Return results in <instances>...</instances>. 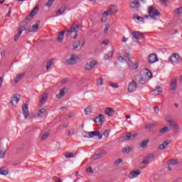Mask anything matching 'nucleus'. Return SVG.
Returning a JSON list of instances; mask_svg holds the SVG:
<instances>
[{"label": "nucleus", "mask_w": 182, "mask_h": 182, "mask_svg": "<svg viewBox=\"0 0 182 182\" xmlns=\"http://www.w3.org/2000/svg\"><path fill=\"white\" fill-rule=\"evenodd\" d=\"M109 29H110V25L107 24L104 30V33H107V32H109Z\"/></svg>", "instance_id": "53"}, {"label": "nucleus", "mask_w": 182, "mask_h": 182, "mask_svg": "<svg viewBox=\"0 0 182 182\" xmlns=\"http://www.w3.org/2000/svg\"><path fill=\"white\" fill-rule=\"evenodd\" d=\"M105 60H109V59H112L113 58V51H109L107 54L104 56Z\"/></svg>", "instance_id": "32"}, {"label": "nucleus", "mask_w": 182, "mask_h": 182, "mask_svg": "<svg viewBox=\"0 0 182 182\" xmlns=\"http://www.w3.org/2000/svg\"><path fill=\"white\" fill-rule=\"evenodd\" d=\"M80 28H82V26L79 24H77L75 26L70 27L69 29L66 30L67 36H70L71 33H77L79 32L77 29H80Z\"/></svg>", "instance_id": "5"}, {"label": "nucleus", "mask_w": 182, "mask_h": 182, "mask_svg": "<svg viewBox=\"0 0 182 182\" xmlns=\"http://www.w3.org/2000/svg\"><path fill=\"white\" fill-rule=\"evenodd\" d=\"M160 133H166V132H168V128L167 127H165L164 128H161L159 129Z\"/></svg>", "instance_id": "51"}, {"label": "nucleus", "mask_w": 182, "mask_h": 182, "mask_svg": "<svg viewBox=\"0 0 182 182\" xmlns=\"http://www.w3.org/2000/svg\"><path fill=\"white\" fill-rule=\"evenodd\" d=\"M55 2V0H48L47 3L46 4V6H48V8H50L52 6V4Z\"/></svg>", "instance_id": "46"}, {"label": "nucleus", "mask_w": 182, "mask_h": 182, "mask_svg": "<svg viewBox=\"0 0 182 182\" xmlns=\"http://www.w3.org/2000/svg\"><path fill=\"white\" fill-rule=\"evenodd\" d=\"M65 33H66V31H63L58 34V37L56 38V40L58 41V42H60V43H62V42H63V39L65 38Z\"/></svg>", "instance_id": "27"}, {"label": "nucleus", "mask_w": 182, "mask_h": 182, "mask_svg": "<svg viewBox=\"0 0 182 182\" xmlns=\"http://www.w3.org/2000/svg\"><path fill=\"white\" fill-rule=\"evenodd\" d=\"M134 77H135V80H136V82L140 83V85H145L146 80H144V77H143V75H141V74H138L135 75Z\"/></svg>", "instance_id": "16"}, {"label": "nucleus", "mask_w": 182, "mask_h": 182, "mask_svg": "<svg viewBox=\"0 0 182 182\" xmlns=\"http://www.w3.org/2000/svg\"><path fill=\"white\" fill-rule=\"evenodd\" d=\"M174 13L176 15H181V14H182V7H179V8L175 9Z\"/></svg>", "instance_id": "44"}, {"label": "nucleus", "mask_w": 182, "mask_h": 182, "mask_svg": "<svg viewBox=\"0 0 182 182\" xmlns=\"http://www.w3.org/2000/svg\"><path fill=\"white\" fill-rule=\"evenodd\" d=\"M5 157V152L4 151H0V159H4Z\"/></svg>", "instance_id": "57"}, {"label": "nucleus", "mask_w": 182, "mask_h": 182, "mask_svg": "<svg viewBox=\"0 0 182 182\" xmlns=\"http://www.w3.org/2000/svg\"><path fill=\"white\" fill-rule=\"evenodd\" d=\"M14 102H15L16 105L19 103V97H18V95H15L13 97H11V100L10 101L9 105L11 106H14Z\"/></svg>", "instance_id": "26"}, {"label": "nucleus", "mask_w": 182, "mask_h": 182, "mask_svg": "<svg viewBox=\"0 0 182 182\" xmlns=\"http://www.w3.org/2000/svg\"><path fill=\"white\" fill-rule=\"evenodd\" d=\"M49 137V132H46L41 136V140H46Z\"/></svg>", "instance_id": "45"}, {"label": "nucleus", "mask_w": 182, "mask_h": 182, "mask_svg": "<svg viewBox=\"0 0 182 182\" xmlns=\"http://www.w3.org/2000/svg\"><path fill=\"white\" fill-rule=\"evenodd\" d=\"M178 164V161L176 159H171L168 161V166H176Z\"/></svg>", "instance_id": "35"}, {"label": "nucleus", "mask_w": 182, "mask_h": 182, "mask_svg": "<svg viewBox=\"0 0 182 182\" xmlns=\"http://www.w3.org/2000/svg\"><path fill=\"white\" fill-rule=\"evenodd\" d=\"M88 136H84L86 137L87 139H92V137H96L97 136L98 139H102L103 137V135L100 134V132L99 131H93V132H87Z\"/></svg>", "instance_id": "8"}, {"label": "nucleus", "mask_w": 182, "mask_h": 182, "mask_svg": "<svg viewBox=\"0 0 182 182\" xmlns=\"http://www.w3.org/2000/svg\"><path fill=\"white\" fill-rule=\"evenodd\" d=\"M141 174V171L140 170H135L132 172H131L129 175V178H136V177H139Z\"/></svg>", "instance_id": "18"}, {"label": "nucleus", "mask_w": 182, "mask_h": 182, "mask_svg": "<svg viewBox=\"0 0 182 182\" xmlns=\"http://www.w3.org/2000/svg\"><path fill=\"white\" fill-rule=\"evenodd\" d=\"M65 157L68 158V159H72L73 157H75V154H73V153L72 152H66L64 154Z\"/></svg>", "instance_id": "41"}, {"label": "nucleus", "mask_w": 182, "mask_h": 182, "mask_svg": "<svg viewBox=\"0 0 182 182\" xmlns=\"http://www.w3.org/2000/svg\"><path fill=\"white\" fill-rule=\"evenodd\" d=\"M87 171L88 173H93V170L92 169V167H90V166L87 168Z\"/></svg>", "instance_id": "64"}, {"label": "nucleus", "mask_w": 182, "mask_h": 182, "mask_svg": "<svg viewBox=\"0 0 182 182\" xmlns=\"http://www.w3.org/2000/svg\"><path fill=\"white\" fill-rule=\"evenodd\" d=\"M131 150H132V149L130 148V146H127L122 149V153L124 154H129V153H130Z\"/></svg>", "instance_id": "39"}, {"label": "nucleus", "mask_w": 182, "mask_h": 182, "mask_svg": "<svg viewBox=\"0 0 182 182\" xmlns=\"http://www.w3.org/2000/svg\"><path fill=\"white\" fill-rule=\"evenodd\" d=\"M118 11H119V9L117 8V6L111 5L109 6H108L107 11H105L102 14V16H103V18H107V16H109V15H113V14L117 13Z\"/></svg>", "instance_id": "3"}, {"label": "nucleus", "mask_w": 182, "mask_h": 182, "mask_svg": "<svg viewBox=\"0 0 182 182\" xmlns=\"http://www.w3.org/2000/svg\"><path fill=\"white\" fill-rule=\"evenodd\" d=\"M149 142H150V139H146L143 141L140 144V147H141L142 149H146V147H147V144H149Z\"/></svg>", "instance_id": "34"}, {"label": "nucleus", "mask_w": 182, "mask_h": 182, "mask_svg": "<svg viewBox=\"0 0 182 182\" xmlns=\"http://www.w3.org/2000/svg\"><path fill=\"white\" fill-rule=\"evenodd\" d=\"M0 174L1 176H8V174H9V169L6 167H1Z\"/></svg>", "instance_id": "25"}, {"label": "nucleus", "mask_w": 182, "mask_h": 182, "mask_svg": "<svg viewBox=\"0 0 182 182\" xmlns=\"http://www.w3.org/2000/svg\"><path fill=\"white\" fill-rule=\"evenodd\" d=\"M80 59L79 55H72L70 58L66 60L65 63L66 65H75Z\"/></svg>", "instance_id": "6"}, {"label": "nucleus", "mask_w": 182, "mask_h": 182, "mask_svg": "<svg viewBox=\"0 0 182 182\" xmlns=\"http://www.w3.org/2000/svg\"><path fill=\"white\" fill-rule=\"evenodd\" d=\"M103 85V80L100 78L97 81V86H102Z\"/></svg>", "instance_id": "52"}, {"label": "nucleus", "mask_w": 182, "mask_h": 182, "mask_svg": "<svg viewBox=\"0 0 182 182\" xmlns=\"http://www.w3.org/2000/svg\"><path fill=\"white\" fill-rule=\"evenodd\" d=\"M92 112V107L88 106L85 109V113L87 116H89V114H91Z\"/></svg>", "instance_id": "36"}, {"label": "nucleus", "mask_w": 182, "mask_h": 182, "mask_svg": "<svg viewBox=\"0 0 182 182\" xmlns=\"http://www.w3.org/2000/svg\"><path fill=\"white\" fill-rule=\"evenodd\" d=\"M120 163H123V160L122 159H118L114 162V166H119Z\"/></svg>", "instance_id": "50"}, {"label": "nucleus", "mask_w": 182, "mask_h": 182, "mask_svg": "<svg viewBox=\"0 0 182 182\" xmlns=\"http://www.w3.org/2000/svg\"><path fill=\"white\" fill-rule=\"evenodd\" d=\"M22 112L24 116V119H28V117H29V108L28 104L23 105Z\"/></svg>", "instance_id": "15"}, {"label": "nucleus", "mask_w": 182, "mask_h": 182, "mask_svg": "<svg viewBox=\"0 0 182 182\" xmlns=\"http://www.w3.org/2000/svg\"><path fill=\"white\" fill-rule=\"evenodd\" d=\"M170 128L173 130L175 133H178L180 132V127L178 126V124L175 120L172 121L169 124Z\"/></svg>", "instance_id": "9"}, {"label": "nucleus", "mask_w": 182, "mask_h": 182, "mask_svg": "<svg viewBox=\"0 0 182 182\" xmlns=\"http://www.w3.org/2000/svg\"><path fill=\"white\" fill-rule=\"evenodd\" d=\"M133 19H137L139 22H142V23H144V18L141 16H138L136 14L134 15Z\"/></svg>", "instance_id": "38"}, {"label": "nucleus", "mask_w": 182, "mask_h": 182, "mask_svg": "<svg viewBox=\"0 0 182 182\" xmlns=\"http://www.w3.org/2000/svg\"><path fill=\"white\" fill-rule=\"evenodd\" d=\"M93 122L95 123H97V124L102 126L105 122V117L103 116V114H100L97 117L95 118Z\"/></svg>", "instance_id": "12"}, {"label": "nucleus", "mask_w": 182, "mask_h": 182, "mask_svg": "<svg viewBox=\"0 0 182 182\" xmlns=\"http://www.w3.org/2000/svg\"><path fill=\"white\" fill-rule=\"evenodd\" d=\"M11 14H12V8L11 7L9 8V12H8L6 16L8 18H9L11 16Z\"/></svg>", "instance_id": "59"}, {"label": "nucleus", "mask_w": 182, "mask_h": 182, "mask_svg": "<svg viewBox=\"0 0 182 182\" xmlns=\"http://www.w3.org/2000/svg\"><path fill=\"white\" fill-rule=\"evenodd\" d=\"M46 100H48V94L46 93H43V95H42V97L41 99L40 100V102L39 103L41 105H43V103H45V102H46Z\"/></svg>", "instance_id": "30"}, {"label": "nucleus", "mask_w": 182, "mask_h": 182, "mask_svg": "<svg viewBox=\"0 0 182 182\" xmlns=\"http://www.w3.org/2000/svg\"><path fill=\"white\" fill-rule=\"evenodd\" d=\"M147 60L149 63H156V62H159V58L155 53H151L148 56Z\"/></svg>", "instance_id": "13"}, {"label": "nucleus", "mask_w": 182, "mask_h": 182, "mask_svg": "<svg viewBox=\"0 0 182 182\" xmlns=\"http://www.w3.org/2000/svg\"><path fill=\"white\" fill-rule=\"evenodd\" d=\"M102 134L105 136V137H107L109 136V131L106 129Z\"/></svg>", "instance_id": "58"}, {"label": "nucleus", "mask_w": 182, "mask_h": 182, "mask_svg": "<svg viewBox=\"0 0 182 182\" xmlns=\"http://www.w3.org/2000/svg\"><path fill=\"white\" fill-rule=\"evenodd\" d=\"M118 60L119 62H122V63H124V62H126V60L124 59V58H123V56H119L118 58Z\"/></svg>", "instance_id": "54"}, {"label": "nucleus", "mask_w": 182, "mask_h": 182, "mask_svg": "<svg viewBox=\"0 0 182 182\" xmlns=\"http://www.w3.org/2000/svg\"><path fill=\"white\" fill-rule=\"evenodd\" d=\"M43 113H46V109H45L44 108H41L38 112V116H42Z\"/></svg>", "instance_id": "47"}, {"label": "nucleus", "mask_w": 182, "mask_h": 182, "mask_svg": "<svg viewBox=\"0 0 182 182\" xmlns=\"http://www.w3.org/2000/svg\"><path fill=\"white\" fill-rule=\"evenodd\" d=\"M165 120L166 122H167V123H168V124H170V123L174 121V119H171V117L168 115L165 117Z\"/></svg>", "instance_id": "42"}, {"label": "nucleus", "mask_w": 182, "mask_h": 182, "mask_svg": "<svg viewBox=\"0 0 182 182\" xmlns=\"http://www.w3.org/2000/svg\"><path fill=\"white\" fill-rule=\"evenodd\" d=\"M109 86H111V87H113L114 89L119 88V84L116 82L109 83Z\"/></svg>", "instance_id": "49"}, {"label": "nucleus", "mask_w": 182, "mask_h": 182, "mask_svg": "<svg viewBox=\"0 0 182 182\" xmlns=\"http://www.w3.org/2000/svg\"><path fill=\"white\" fill-rule=\"evenodd\" d=\"M132 38L139 41V39H144V34L143 33H140L139 31H133L131 33Z\"/></svg>", "instance_id": "10"}, {"label": "nucleus", "mask_w": 182, "mask_h": 182, "mask_svg": "<svg viewBox=\"0 0 182 182\" xmlns=\"http://www.w3.org/2000/svg\"><path fill=\"white\" fill-rule=\"evenodd\" d=\"M105 114L109 117H113V114H114V109L111 107H107L105 110Z\"/></svg>", "instance_id": "21"}, {"label": "nucleus", "mask_w": 182, "mask_h": 182, "mask_svg": "<svg viewBox=\"0 0 182 182\" xmlns=\"http://www.w3.org/2000/svg\"><path fill=\"white\" fill-rule=\"evenodd\" d=\"M85 45V41H78L76 43H74L73 46V50H76V49H77V48L80 47V46H83Z\"/></svg>", "instance_id": "24"}, {"label": "nucleus", "mask_w": 182, "mask_h": 182, "mask_svg": "<svg viewBox=\"0 0 182 182\" xmlns=\"http://www.w3.org/2000/svg\"><path fill=\"white\" fill-rule=\"evenodd\" d=\"M152 93L154 96H158L160 93H163V89L160 87H157L156 89L152 91Z\"/></svg>", "instance_id": "28"}, {"label": "nucleus", "mask_w": 182, "mask_h": 182, "mask_svg": "<svg viewBox=\"0 0 182 182\" xmlns=\"http://www.w3.org/2000/svg\"><path fill=\"white\" fill-rule=\"evenodd\" d=\"M21 35H22V33H21V31H18L17 34L14 37V42H16V41H18V39H19V38H21Z\"/></svg>", "instance_id": "43"}, {"label": "nucleus", "mask_w": 182, "mask_h": 182, "mask_svg": "<svg viewBox=\"0 0 182 182\" xmlns=\"http://www.w3.org/2000/svg\"><path fill=\"white\" fill-rule=\"evenodd\" d=\"M144 73L149 79H151V77H153V74H151V72H150V70L148 69H145V72Z\"/></svg>", "instance_id": "37"}, {"label": "nucleus", "mask_w": 182, "mask_h": 182, "mask_svg": "<svg viewBox=\"0 0 182 182\" xmlns=\"http://www.w3.org/2000/svg\"><path fill=\"white\" fill-rule=\"evenodd\" d=\"M169 62H171L173 65H178L181 62L182 59L180 55L178 53H173L168 58Z\"/></svg>", "instance_id": "4"}, {"label": "nucleus", "mask_w": 182, "mask_h": 182, "mask_svg": "<svg viewBox=\"0 0 182 182\" xmlns=\"http://www.w3.org/2000/svg\"><path fill=\"white\" fill-rule=\"evenodd\" d=\"M149 161H150V159H149V158L146 156H145L142 161V164H149Z\"/></svg>", "instance_id": "48"}, {"label": "nucleus", "mask_w": 182, "mask_h": 182, "mask_svg": "<svg viewBox=\"0 0 182 182\" xmlns=\"http://www.w3.org/2000/svg\"><path fill=\"white\" fill-rule=\"evenodd\" d=\"M25 76L24 73H21L20 75H18V76H16V77L14 78V82H15V83H18L20 80H22V78Z\"/></svg>", "instance_id": "33"}, {"label": "nucleus", "mask_w": 182, "mask_h": 182, "mask_svg": "<svg viewBox=\"0 0 182 182\" xmlns=\"http://www.w3.org/2000/svg\"><path fill=\"white\" fill-rule=\"evenodd\" d=\"M96 65H97V61L96 60H92V61H90V63H87L85 65V70L86 72H89L92 69H95V66Z\"/></svg>", "instance_id": "7"}, {"label": "nucleus", "mask_w": 182, "mask_h": 182, "mask_svg": "<svg viewBox=\"0 0 182 182\" xmlns=\"http://www.w3.org/2000/svg\"><path fill=\"white\" fill-rule=\"evenodd\" d=\"M39 12V6L37 5L34 7V9L31 11L28 17L26 18V21H23L24 25L21 26V27L18 28V31L23 32V31H26V33H33L38 31L39 28V21H37V23L33 24L31 27H29L28 29L26 28V26H28V24L32 19L33 18V16L36 15Z\"/></svg>", "instance_id": "1"}, {"label": "nucleus", "mask_w": 182, "mask_h": 182, "mask_svg": "<svg viewBox=\"0 0 182 182\" xmlns=\"http://www.w3.org/2000/svg\"><path fill=\"white\" fill-rule=\"evenodd\" d=\"M159 107L158 106H155V107H154V112L155 113H159Z\"/></svg>", "instance_id": "61"}, {"label": "nucleus", "mask_w": 182, "mask_h": 182, "mask_svg": "<svg viewBox=\"0 0 182 182\" xmlns=\"http://www.w3.org/2000/svg\"><path fill=\"white\" fill-rule=\"evenodd\" d=\"M148 14L149 15L144 16L146 19L148 18H151V19L156 21V19L160 18V16H161V14L159 13V10L153 7V6L149 7Z\"/></svg>", "instance_id": "2"}, {"label": "nucleus", "mask_w": 182, "mask_h": 182, "mask_svg": "<svg viewBox=\"0 0 182 182\" xmlns=\"http://www.w3.org/2000/svg\"><path fill=\"white\" fill-rule=\"evenodd\" d=\"M66 90H68L66 87H63L61 90H60V92L55 95L56 99H62V97L65 96Z\"/></svg>", "instance_id": "22"}, {"label": "nucleus", "mask_w": 182, "mask_h": 182, "mask_svg": "<svg viewBox=\"0 0 182 182\" xmlns=\"http://www.w3.org/2000/svg\"><path fill=\"white\" fill-rule=\"evenodd\" d=\"M131 69H132L133 70H135V69H137V68H139V61L135 62L134 63H132L130 65Z\"/></svg>", "instance_id": "40"}, {"label": "nucleus", "mask_w": 182, "mask_h": 182, "mask_svg": "<svg viewBox=\"0 0 182 182\" xmlns=\"http://www.w3.org/2000/svg\"><path fill=\"white\" fill-rule=\"evenodd\" d=\"M106 154H107V151L106 150H102L98 154L94 155L93 159L94 160H97L98 159H101V157H103V156H106Z\"/></svg>", "instance_id": "20"}, {"label": "nucleus", "mask_w": 182, "mask_h": 182, "mask_svg": "<svg viewBox=\"0 0 182 182\" xmlns=\"http://www.w3.org/2000/svg\"><path fill=\"white\" fill-rule=\"evenodd\" d=\"M137 136L136 134H132L130 132H128L126 136H123V140L124 141L127 140H134V138Z\"/></svg>", "instance_id": "17"}, {"label": "nucleus", "mask_w": 182, "mask_h": 182, "mask_svg": "<svg viewBox=\"0 0 182 182\" xmlns=\"http://www.w3.org/2000/svg\"><path fill=\"white\" fill-rule=\"evenodd\" d=\"M129 56H130V54L129 53H124L125 59H129Z\"/></svg>", "instance_id": "62"}, {"label": "nucleus", "mask_w": 182, "mask_h": 182, "mask_svg": "<svg viewBox=\"0 0 182 182\" xmlns=\"http://www.w3.org/2000/svg\"><path fill=\"white\" fill-rule=\"evenodd\" d=\"M171 143V140L164 141L162 144H159V150H166L168 144H170Z\"/></svg>", "instance_id": "19"}, {"label": "nucleus", "mask_w": 182, "mask_h": 182, "mask_svg": "<svg viewBox=\"0 0 182 182\" xmlns=\"http://www.w3.org/2000/svg\"><path fill=\"white\" fill-rule=\"evenodd\" d=\"M156 155L154 154H150L149 155L146 156V157L149 159V160H151V159H154V157Z\"/></svg>", "instance_id": "55"}, {"label": "nucleus", "mask_w": 182, "mask_h": 182, "mask_svg": "<svg viewBox=\"0 0 182 182\" xmlns=\"http://www.w3.org/2000/svg\"><path fill=\"white\" fill-rule=\"evenodd\" d=\"M73 134H75V132H73V129H70V130L68 132V136H73Z\"/></svg>", "instance_id": "60"}, {"label": "nucleus", "mask_w": 182, "mask_h": 182, "mask_svg": "<svg viewBox=\"0 0 182 182\" xmlns=\"http://www.w3.org/2000/svg\"><path fill=\"white\" fill-rule=\"evenodd\" d=\"M68 9L66 4H63L60 8L56 11L57 15H62V14H65V11Z\"/></svg>", "instance_id": "23"}, {"label": "nucleus", "mask_w": 182, "mask_h": 182, "mask_svg": "<svg viewBox=\"0 0 182 182\" xmlns=\"http://www.w3.org/2000/svg\"><path fill=\"white\" fill-rule=\"evenodd\" d=\"M53 59H50L47 61L46 65V69L47 70H49V69H50L51 66L53 65Z\"/></svg>", "instance_id": "31"}, {"label": "nucleus", "mask_w": 182, "mask_h": 182, "mask_svg": "<svg viewBox=\"0 0 182 182\" xmlns=\"http://www.w3.org/2000/svg\"><path fill=\"white\" fill-rule=\"evenodd\" d=\"M136 89H137V84H136V82L133 80L131 83H129L128 86V92L129 93H133V92H136Z\"/></svg>", "instance_id": "14"}, {"label": "nucleus", "mask_w": 182, "mask_h": 182, "mask_svg": "<svg viewBox=\"0 0 182 182\" xmlns=\"http://www.w3.org/2000/svg\"><path fill=\"white\" fill-rule=\"evenodd\" d=\"M102 45L107 46V45H109V41L108 40H105V41H102Z\"/></svg>", "instance_id": "63"}, {"label": "nucleus", "mask_w": 182, "mask_h": 182, "mask_svg": "<svg viewBox=\"0 0 182 182\" xmlns=\"http://www.w3.org/2000/svg\"><path fill=\"white\" fill-rule=\"evenodd\" d=\"M176 89H177V80H173L171 82V89L170 90L171 92H174V90H176Z\"/></svg>", "instance_id": "29"}, {"label": "nucleus", "mask_w": 182, "mask_h": 182, "mask_svg": "<svg viewBox=\"0 0 182 182\" xmlns=\"http://www.w3.org/2000/svg\"><path fill=\"white\" fill-rule=\"evenodd\" d=\"M153 127H154V124H149L146 125L145 129H153Z\"/></svg>", "instance_id": "56"}, {"label": "nucleus", "mask_w": 182, "mask_h": 182, "mask_svg": "<svg viewBox=\"0 0 182 182\" xmlns=\"http://www.w3.org/2000/svg\"><path fill=\"white\" fill-rule=\"evenodd\" d=\"M141 2L144 4V0H141ZM130 2V8L132 9H137L140 6V2L139 0H129Z\"/></svg>", "instance_id": "11"}]
</instances>
